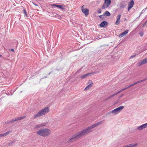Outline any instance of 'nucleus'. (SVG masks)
Segmentation results:
<instances>
[{
  "mask_svg": "<svg viewBox=\"0 0 147 147\" xmlns=\"http://www.w3.org/2000/svg\"><path fill=\"white\" fill-rule=\"evenodd\" d=\"M99 72V71H95L93 72H91L90 73H87L83 75L80 76V78L81 79H83L85 78L86 77L90 75H94V74L96 73H98Z\"/></svg>",
  "mask_w": 147,
  "mask_h": 147,
  "instance_id": "6",
  "label": "nucleus"
},
{
  "mask_svg": "<svg viewBox=\"0 0 147 147\" xmlns=\"http://www.w3.org/2000/svg\"><path fill=\"white\" fill-rule=\"evenodd\" d=\"M89 84L85 88V90H88L93 85V83L92 82L91 80H89L88 83Z\"/></svg>",
  "mask_w": 147,
  "mask_h": 147,
  "instance_id": "8",
  "label": "nucleus"
},
{
  "mask_svg": "<svg viewBox=\"0 0 147 147\" xmlns=\"http://www.w3.org/2000/svg\"><path fill=\"white\" fill-rule=\"evenodd\" d=\"M49 111V107H45L40 110L37 114H35L34 117V118L39 117L46 113H48Z\"/></svg>",
  "mask_w": 147,
  "mask_h": 147,
  "instance_id": "3",
  "label": "nucleus"
},
{
  "mask_svg": "<svg viewBox=\"0 0 147 147\" xmlns=\"http://www.w3.org/2000/svg\"><path fill=\"white\" fill-rule=\"evenodd\" d=\"M3 137V134H0V138Z\"/></svg>",
  "mask_w": 147,
  "mask_h": 147,
  "instance_id": "37",
  "label": "nucleus"
},
{
  "mask_svg": "<svg viewBox=\"0 0 147 147\" xmlns=\"http://www.w3.org/2000/svg\"><path fill=\"white\" fill-rule=\"evenodd\" d=\"M13 142H12L11 143H9V146H10V145L11 143L12 144V143Z\"/></svg>",
  "mask_w": 147,
  "mask_h": 147,
  "instance_id": "41",
  "label": "nucleus"
},
{
  "mask_svg": "<svg viewBox=\"0 0 147 147\" xmlns=\"http://www.w3.org/2000/svg\"><path fill=\"white\" fill-rule=\"evenodd\" d=\"M136 55H133L131 56L129 58V59H131L133 58V57H135L136 56Z\"/></svg>",
  "mask_w": 147,
  "mask_h": 147,
  "instance_id": "29",
  "label": "nucleus"
},
{
  "mask_svg": "<svg viewBox=\"0 0 147 147\" xmlns=\"http://www.w3.org/2000/svg\"><path fill=\"white\" fill-rule=\"evenodd\" d=\"M10 131H7L6 133H4L3 134V136H6L7 135H8L10 133Z\"/></svg>",
  "mask_w": 147,
  "mask_h": 147,
  "instance_id": "20",
  "label": "nucleus"
},
{
  "mask_svg": "<svg viewBox=\"0 0 147 147\" xmlns=\"http://www.w3.org/2000/svg\"><path fill=\"white\" fill-rule=\"evenodd\" d=\"M123 89L124 90H125L127 89L126 87L125 88H123Z\"/></svg>",
  "mask_w": 147,
  "mask_h": 147,
  "instance_id": "43",
  "label": "nucleus"
},
{
  "mask_svg": "<svg viewBox=\"0 0 147 147\" xmlns=\"http://www.w3.org/2000/svg\"><path fill=\"white\" fill-rule=\"evenodd\" d=\"M128 30H125L123 32L120 34H119V37L120 38H121L123 37L124 35H125L126 34H127L128 32Z\"/></svg>",
  "mask_w": 147,
  "mask_h": 147,
  "instance_id": "15",
  "label": "nucleus"
},
{
  "mask_svg": "<svg viewBox=\"0 0 147 147\" xmlns=\"http://www.w3.org/2000/svg\"><path fill=\"white\" fill-rule=\"evenodd\" d=\"M2 56L1 55H0V57H1Z\"/></svg>",
  "mask_w": 147,
  "mask_h": 147,
  "instance_id": "48",
  "label": "nucleus"
},
{
  "mask_svg": "<svg viewBox=\"0 0 147 147\" xmlns=\"http://www.w3.org/2000/svg\"><path fill=\"white\" fill-rule=\"evenodd\" d=\"M104 1L105 2L101 7L102 9H105L108 7L111 4V0H104Z\"/></svg>",
  "mask_w": 147,
  "mask_h": 147,
  "instance_id": "5",
  "label": "nucleus"
},
{
  "mask_svg": "<svg viewBox=\"0 0 147 147\" xmlns=\"http://www.w3.org/2000/svg\"><path fill=\"white\" fill-rule=\"evenodd\" d=\"M124 106H121L119 107L116 108V109L109 111L108 113V114L109 115H115L120 112L121 110L124 108Z\"/></svg>",
  "mask_w": 147,
  "mask_h": 147,
  "instance_id": "4",
  "label": "nucleus"
},
{
  "mask_svg": "<svg viewBox=\"0 0 147 147\" xmlns=\"http://www.w3.org/2000/svg\"><path fill=\"white\" fill-rule=\"evenodd\" d=\"M51 5L52 6H54V7H58L59 5L56 4H51Z\"/></svg>",
  "mask_w": 147,
  "mask_h": 147,
  "instance_id": "23",
  "label": "nucleus"
},
{
  "mask_svg": "<svg viewBox=\"0 0 147 147\" xmlns=\"http://www.w3.org/2000/svg\"><path fill=\"white\" fill-rule=\"evenodd\" d=\"M51 72H49V73L48 74V75H50V74H51Z\"/></svg>",
  "mask_w": 147,
  "mask_h": 147,
  "instance_id": "45",
  "label": "nucleus"
},
{
  "mask_svg": "<svg viewBox=\"0 0 147 147\" xmlns=\"http://www.w3.org/2000/svg\"><path fill=\"white\" fill-rule=\"evenodd\" d=\"M58 8H60L62 10H63L64 9V8L63 7V5H59Z\"/></svg>",
  "mask_w": 147,
  "mask_h": 147,
  "instance_id": "24",
  "label": "nucleus"
},
{
  "mask_svg": "<svg viewBox=\"0 0 147 147\" xmlns=\"http://www.w3.org/2000/svg\"><path fill=\"white\" fill-rule=\"evenodd\" d=\"M140 81H138L136 82H135V83H134L133 84H132V85L133 86L138 83H140Z\"/></svg>",
  "mask_w": 147,
  "mask_h": 147,
  "instance_id": "25",
  "label": "nucleus"
},
{
  "mask_svg": "<svg viewBox=\"0 0 147 147\" xmlns=\"http://www.w3.org/2000/svg\"><path fill=\"white\" fill-rule=\"evenodd\" d=\"M147 63V58H145L143 60L141 61L139 64H144Z\"/></svg>",
  "mask_w": 147,
  "mask_h": 147,
  "instance_id": "16",
  "label": "nucleus"
},
{
  "mask_svg": "<svg viewBox=\"0 0 147 147\" xmlns=\"http://www.w3.org/2000/svg\"><path fill=\"white\" fill-rule=\"evenodd\" d=\"M84 5H83L82 7V11L86 16H87L89 14V9L87 8H83Z\"/></svg>",
  "mask_w": 147,
  "mask_h": 147,
  "instance_id": "7",
  "label": "nucleus"
},
{
  "mask_svg": "<svg viewBox=\"0 0 147 147\" xmlns=\"http://www.w3.org/2000/svg\"><path fill=\"white\" fill-rule=\"evenodd\" d=\"M133 86L132 85V84L128 86L127 87H126V89H128L130 87H131V86Z\"/></svg>",
  "mask_w": 147,
  "mask_h": 147,
  "instance_id": "33",
  "label": "nucleus"
},
{
  "mask_svg": "<svg viewBox=\"0 0 147 147\" xmlns=\"http://www.w3.org/2000/svg\"><path fill=\"white\" fill-rule=\"evenodd\" d=\"M11 51H12V52H14V50L13 49H11Z\"/></svg>",
  "mask_w": 147,
  "mask_h": 147,
  "instance_id": "40",
  "label": "nucleus"
},
{
  "mask_svg": "<svg viewBox=\"0 0 147 147\" xmlns=\"http://www.w3.org/2000/svg\"><path fill=\"white\" fill-rule=\"evenodd\" d=\"M80 70L79 69L76 72V74H77L78 73H79L80 72Z\"/></svg>",
  "mask_w": 147,
  "mask_h": 147,
  "instance_id": "36",
  "label": "nucleus"
},
{
  "mask_svg": "<svg viewBox=\"0 0 147 147\" xmlns=\"http://www.w3.org/2000/svg\"><path fill=\"white\" fill-rule=\"evenodd\" d=\"M114 96H114V94H112L111 95H110V96L108 97L106 99V100H109L110 99H111L112 97H113Z\"/></svg>",
  "mask_w": 147,
  "mask_h": 147,
  "instance_id": "19",
  "label": "nucleus"
},
{
  "mask_svg": "<svg viewBox=\"0 0 147 147\" xmlns=\"http://www.w3.org/2000/svg\"><path fill=\"white\" fill-rule=\"evenodd\" d=\"M47 124V123H42L37 124L35 126V128H38L41 127L43 126L46 125Z\"/></svg>",
  "mask_w": 147,
  "mask_h": 147,
  "instance_id": "12",
  "label": "nucleus"
},
{
  "mask_svg": "<svg viewBox=\"0 0 147 147\" xmlns=\"http://www.w3.org/2000/svg\"><path fill=\"white\" fill-rule=\"evenodd\" d=\"M108 24V23L107 22L104 20L101 22L99 26L101 27L105 28L107 26Z\"/></svg>",
  "mask_w": 147,
  "mask_h": 147,
  "instance_id": "11",
  "label": "nucleus"
},
{
  "mask_svg": "<svg viewBox=\"0 0 147 147\" xmlns=\"http://www.w3.org/2000/svg\"><path fill=\"white\" fill-rule=\"evenodd\" d=\"M145 11V9H143L142 10V11L141 12V13L140 14V15H139V17H140V15L142 14V13H143V12H144Z\"/></svg>",
  "mask_w": 147,
  "mask_h": 147,
  "instance_id": "31",
  "label": "nucleus"
},
{
  "mask_svg": "<svg viewBox=\"0 0 147 147\" xmlns=\"http://www.w3.org/2000/svg\"><path fill=\"white\" fill-rule=\"evenodd\" d=\"M97 126V125L96 123L88 127L87 128L77 133L70 138L69 142H70L76 140L82 136L92 131V130H91V129Z\"/></svg>",
  "mask_w": 147,
  "mask_h": 147,
  "instance_id": "1",
  "label": "nucleus"
},
{
  "mask_svg": "<svg viewBox=\"0 0 147 147\" xmlns=\"http://www.w3.org/2000/svg\"><path fill=\"white\" fill-rule=\"evenodd\" d=\"M102 11L101 9H97V12L98 13H101Z\"/></svg>",
  "mask_w": 147,
  "mask_h": 147,
  "instance_id": "27",
  "label": "nucleus"
},
{
  "mask_svg": "<svg viewBox=\"0 0 147 147\" xmlns=\"http://www.w3.org/2000/svg\"><path fill=\"white\" fill-rule=\"evenodd\" d=\"M147 23V22H146V21L145 22V23L143 25V27L144 26H147V25H146V24Z\"/></svg>",
  "mask_w": 147,
  "mask_h": 147,
  "instance_id": "35",
  "label": "nucleus"
},
{
  "mask_svg": "<svg viewBox=\"0 0 147 147\" xmlns=\"http://www.w3.org/2000/svg\"><path fill=\"white\" fill-rule=\"evenodd\" d=\"M32 3L35 6H38V5L36 4L35 3Z\"/></svg>",
  "mask_w": 147,
  "mask_h": 147,
  "instance_id": "38",
  "label": "nucleus"
},
{
  "mask_svg": "<svg viewBox=\"0 0 147 147\" xmlns=\"http://www.w3.org/2000/svg\"><path fill=\"white\" fill-rule=\"evenodd\" d=\"M121 92H122V91H123V90H124V89H123H123H121Z\"/></svg>",
  "mask_w": 147,
  "mask_h": 147,
  "instance_id": "42",
  "label": "nucleus"
},
{
  "mask_svg": "<svg viewBox=\"0 0 147 147\" xmlns=\"http://www.w3.org/2000/svg\"><path fill=\"white\" fill-rule=\"evenodd\" d=\"M125 147H129V144L125 146H124Z\"/></svg>",
  "mask_w": 147,
  "mask_h": 147,
  "instance_id": "39",
  "label": "nucleus"
},
{
  "mask_svg": "<svg viewBox=\"0 0 147 147\" xmlns=\"http://www.w3.org/2000/svg\"><path fill=\"white\" fill-rule=\"evenodd\" d=\"M103 123V120H102V121H101L96 123L97 124V125L98 126L101 124H102Z\"/></svg>",
  "mask_w": 147,
  "mask_h": 147,
  "instance_id": "21",
  "label": "nucleus"
},
{
  "mask_svg": "<svg viewBox=\"0 0 147 147\" xmlns=\"http://www.w3.org/2000/svg\"><path fill=\"white\" fill-rule=\"evenodd\" d=\"M147 127V123H146L144 124L141 125L138 127L137 128V129L141 131L144 129H145Z\"/></svg>",
  "mask_w": 147,
  "mask_h": 147,
  "instance_id": "9",
  "label": "nucleus"
},
{
  "mask_svg": "<svg viewBox=\"0 0 147 147\" xmlns=\"http://www.w3.org/2000/svg\"><path fill=\"white\" fill-rule=\"evenodd\" d=\"M121 92V90H120L119 91H118L117 92V93H115L114 94V96L115 95H117V94H119V93H120Z\"/></svg>",
  "mask_w": 147,
  "mask_h": 147,
  "instance_id": "28",
  "label": "nucleus"
},
{
  "mask_svg": "<svg viewBox=\"0 0 147 147\" xmlns=\"http://www.w3.org/2000/svg\"><path fill=\"white\" fill-rule=\"evenodd\" d=\"M129 147H135L137 146L138 145L137 143L134 144L132 143L129 144Z\"/></svg>",
  "mask_w": 147,
  "mask_h": 147,
  "instance_id": "18",
  "label": "nucleus"
},
{
  "mask_svg": "<svg viewBox=\"0 0 147 147\" xmlns=\"http://www.w3.org/2000/svg\"><path fill=\"white\" fill-rule=\"evenodd\" d=\"M146 22H147V20H146Z\"/></svg>",
  "mask_w": 147,
  "mask_h": 147,
  "instance_id": "49",
  "label": "nucleus"
},
{
  "mask_svg": "<svg viewBox=\"0 0 147 147\" xmlns=\"http://www.w3.org/2000/svg\"><path fill=\"white\" fill-rule=\"evenodd\" d=\"M50 130L47 128L40 129L36 132V134L37 135L43 137L48 136L50 134Z\"/></svg>",
  "mask_w": 147,
  "mask_h": 147,
  "instance_id": "2",
  "label": "nucleus"
},
{
  "mask_svg": "<svg viewBox=\"0 0 147 147\" xmlns=\"http://www.w3.org/2000/svg\"><path fill=\"white\" fill-rule=\"evenodd\" d=\"M124 20L126 21L127 20V19L126 18H125Z\"/></svg>",
  "mask_w": 147,
  "mask_h": 147,
  "instance_id": "44",
  "label": "nucleus"
},
{
  "mask_svg": "<svg viewBox=\"0 0 147 147\" xmlns=\"http://www.w3.org/2000/svg\"><path fill=\"white\" fill-rule=\"evenodd\" d=\"M23 13L25 14V16H26V17L27 16V12L26 11V9H23Z\"/></svg>",
  "mask_w": 147,
  "mask_h": 147,
  "instance_id": "22",
  "label": "nucleus"
},
{
  "mask_svg": "<svg viewBox=\"0 0 147 147\" xmlns=\"http://www.w3.org/2000/svg\"><path fill=\"white\" fill-rule=\"evenodd\" d=\"M139 35L141 36H142L144 34V32L143 31H141L139 33Z\"/></svg>",
  "mask_w": 147,
  "mask_h": 147,
  "instance_id": "26",
  "label": "nucleus"
},
{
  "mask_svg": "<svg viewBox=\"0 0 147 147\" xmlns=\"http://www.w3.org/2000/svg\"><path fill=\"white\" fill-rule=\"evenodd\" d=\"M121 15L119 14L117 16V19L115 23V24L116 25H118L120 23V19L121 18Z\"/></svg>",
  "mask_w": 147,
  "mask_h": 147,
  "instance_id": "14",
  "label": "nucleus"
},
{
  "mask_svg": "<svg viewBox=\"0 0 147 147\" xmlns=\"http://www.w3.org/2000/svg\"><path fill=\"white\" fill-rule=\"evenodd\" d=\"M45 78H47V76L45 77Z\"/></svg>",
  "mask_w": 147,
  "mask_h": 147,
  "instance_id": "47",
  "label": "nucleus"
},
{
  "mask_svg": "<svg viewBox=\"0 0 147 147\" xmlns=\"http://www.w3.org/2000/svg\"><path fill=\"white\" fill-rule=\"evenodd\" d=\"M133 86L132 85V84L128 86L127 87H126V89H128L130 87H131V86Z\"/></svg>",
  "mask_w": 147,
  "mask_h": 147,
  "instance_id": "34",
  "label": "nucleus"
},
{
  "mask_svg": "<svg viewBox=\"0 0 147 147\" xmlns=\"http://www.w3.org/2000/svg\"><path fill=\"white\" fill-rule=\"evenodd\" d=\"M104 16H103V14L102 15L100 16L99 18L100 19H104V17H103Z\"/></svg>",
  "mask_w": 147,
  "mask_h": 147,
  "instance_id": "30",
  "label": "nucleus"
},
{
  "mask_svg": "<svg viewBox=\"0 0 147 147\" xmlns=\"http://www.w3.org/2000/svg\"><path fill=\"white\" fill-rule=\"evenodd\" d=\"M25 117H26L24 116L20 117H17L16 118H15V119H12V120H11L9 122H8V123H10V122H13L15 121H18V120L23 119L24 118H25Z\"/></svg>",
  "mask_w": 147,
  "mask_h": 147,
  "instance_id": "13",
  "label": "nucleus"
},
{
  "mask_svg": "<svg viewBox=\"0 0 147 147\" xmlns=\"http://www.w3.org/2000/svg\"><path fill=\"white\" fill-rule=\"evenodd\" d=\"M103 14V16H109L111 15L110 13L108 11H106Z\"/></svg>",
  "mask_w": 147,
  "mask_h": 147,
  "instance_id": "17",
  "label": "nucleus"
},
{
  "mask_svg": "<svg viewBox=\"0 0 147 147\" xmlns=\"http://www.w3.org/2000/svg\"><path fill=\"white\" fill-rule=\"evenodd\" d=\"M134 2L133 0H131V1L129 3L128 5V10L129 11L133 6Z\"/></svg>",
  "mask_w": 147,
  "mask_h": 147,
  "instance_id": "10",
  "label": "nucleus"
},
{
  "mask_svg": "<svg viewBox=\"0 0 147 147\" xmlns=\"http://www.w3.org/2000/svg\"><path fill=\"white\" fill-rule=\"evenodd\" d=\"M147 80V77L146 78H145L143 80H140V82H143L144 81H145L146 80Z\"/></svg>",
  "mask_w": 147,
  "mask_h": 147,
  "instance_id": "32",
  "label": "nucleus"
},
{
  "mask_svg": "<svg viewBox=\"0 0 147 147\" xmlns=\"http://www.w3.org/2000/svg\"><path fill=\"white\" fill-rule=\"evenodd\" d=\"M123 94H122V95H121V96L120 97H121V96H123Z\"/></svg>",
  "mask_w": 147,
  "mask_h": 147,
  "instance_id": "46",
  "label": "nucleus"
}]
</instances>
